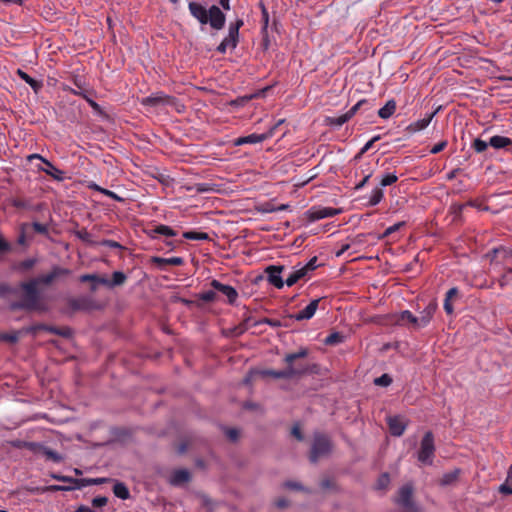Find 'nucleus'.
I'll list each match as a JSON object with an SVG mask.
<instances>
[{"mask_svg":"<svg viewBox=\"0 0 512 512\" xmlns=\"http://www.w3.org/2000/svg\"><path fill=\"white\" fill-rule=\"evenodd\" d=\"M20 288L23 290L24 294L21 300L12 302L10 304L11 310H26L37 312L48 311V305L42 299L40 292L38 291V287L34 282L31 280L22 282L20 284Z\"/></svg>","mask_w":512,"mask_h":512,"instance_id":"1","label":"nucleus"},{"mask_svg":"<svg viewBox=\"0 0 512 512\" xmlns=\"http://www.w3.org/2000/svg\"><path fill=\"white\" fill-rule=\"evenodd\" d=\"M140 103L143 106L154 108L169 106L179 114L184 113L186 110V106L179 99L163 92L152 93L151 95L142 98Z\"/></svg>","mask_w":512,"mask_h":512,"instance_id":"2","label":"nucleus"},{"mask_svg":"<svg viewBox=\"0 0 512 512\" xmlns=\"http://www.w3.org/2000/svg\"><path fill=\"white\" fill-rule=\"evenodd\" d=\"M414 487L411 483H407L400 487L398 496L395 498V503L399 505L403 512H419L413 500Z\"/></svg>","mask_w":512,"mask_h":512,"instance_id":"3","label":"nucleus"},{"mask_svg":"<svg viewBox=\"0 0 512 512\" xmlns=\"http://www.w3.org/2000/svg\"><path fill=\"white\" fill-rule=\"evenodd\" d=\"M331 449L332 444L327 436L322 434L315 435L309 456L310 461L317 463L320 458L328 456Z\"/></svg>","mask_w":512,"mask_h":512,"instance_id":"4","label":"nucleus"},{"mask_svg":"<svg viewBox=\"0 0 512 512\" xmlns=\"http://www.w3.org/2000/svg\"><path fill=\"white\" fill-rule=\"evenodd\" d=\"M309 372L307 366L298 365V366H289L283 370H272L267 369L260 372L262 376H269L275 379H292L296 377H301Z\"/></svg>","mask_w":512,"mask_h":512,"instance_id":"5","label":"nucleus"},{"mask_svg":"<svg viewBox=\"0 0 512 512\" xmlns=\"http://www.w3.org/2000/svg\"><path fill=\"white\" fill-rule=\"evenodd\" d=\"M434 453V435L431 431H427L420 443V449L417 455L418 461L425 465H431L433 463Z\"/></svg>","mask_w":512,"mask_h":512,"instance_id":"6","label":"nucleus"},{"mask_svg":"<svg viewBox=\"0 0 512 512\" xmlns=\"http://www.w3.org/2000/svg\"><path fill=\"white\" fill-rule=\"evenodd\" d=\"M284 122V120H279L276 124H274L267 132L257 134L253 133L247 136L239 137L235 139L234 145L240 146L244 144H256L261 143L269 138H271L274 134L276 129Z\"/></svg>","mask_w":512,"mask_h":512,"instance_id":"7","label":"nucleus"},{"mask_svg":"<svg viewBox=\"0 0 512 512\" xmlns=\"http://www.w3.org/2000/svg\"><path fill=\"white\" fill-rule=\"evenodd\" d=\"M363 106H370V102L366 99L359 100L349 111L337 117H329L327 122L331 126L340 127L349 121Z\"/></svg>","mask_w":512,"mask_h":512,"instance_id":"8","label":"nucleus"},{"mask_svg":"<svg viewBox=\"0 0 512 512\" xmlns=\"http://www.w3.org/2000/svg\"><path fill=\"white\" fill-rule=\"evenodd\" d=\"M69 274L70 270L59 266H54L49 273L33 278L31 281L34 282L37 287L40 284L50 285L55 279Z\"/></svg>","mask_w":512,"mask_h":512,"instance_id":"9","label":"nucleus"},{"mask_svg":"<svg viewBox=\"0 0 512 512\" xmlns=\"http://www.w3.org/2000/svg\"><path fill=\"white\" fill-rule=\"evenodd\" d=\"M67 304L72 312L90 311L97 307L95 301L86 296H81V297H77V298H69L67 301Z\"/></svg>","mask_w":512,"mask_h":512,"instance_id":"10","label":"nucleus"},{"mask_svg":"<svg viewBox=\"0 0 512 512\" xmlns=\"http://www.w3.org/2000/svg\"><path fill=\"white\" fill-rule=\"evenodd\" d=\"M341 212L340 209L331 207H318L311 208L307 211L306 215L309 221L314 222L320 219L333 217Z\"/></svg>","mask_w":512,"mask_h":512,"instance_id":"11","label":"nucleus"},{"mask_svg":"<svg viewBox=\"0 0 512 512\" xmlns=\"http://www.w3.org/2000/svg\"><path fill=\"white\" fill-rule=\"evenodd\" d=\"M283 270L284 266L282 265H270L265 269L268 282L278 289L283 288L285 283L281 277Z\"/></svg>","mask_w":512,"mask_h":512,"instance_id":"12","label":"nucleus"},{"mask_svg":"<svg viewBox=\"0 0 512 512\" xmlns=\"http://www.w3.org/2000/svg\"><path fill=\"white\" fill-rule=\"evenodd\" d=\"M29 160L32 159H39L45 164V168L41 167L39 168L41 171L45 172L47 175L51 176L53 179L62 181L64 179V172L57 167H55L50 161L43 158L40 154H32L28 156Z\"/></svg>","mask_w":512,"mask_h":512,"instance_id":"13","label":"nucleus"},{"mask_svg":"<svg viewBox=\"0 0 512 512\" xmlns=\"http://www.w3.org/2000/svg\"><path fill=\"white\" fill-rule=\"evenodd\" d=\"M387 424L390 433L393 436L400 437L401 435H403L407 427L408 421L401 416H391L387 418Z\"/></svg>","mask_w":512,"mask_h":512,"instance_id":"14","label":"nucleus"},{"mask_svg":"<svg viewBox=\"0 0 512 512\" xmlns=\"http://www.w3.org/2000/svg\"><path fill=\"white\" fill-rule=\"evenodd\" d=\"M243 25L242 20H238L235 25H231L229 27V33L228 36L221 42V44L218 47V50L221 52H224L226 47L232 46L235 47L236 45V39L239 34V28Z\"/></svg>","mask_w":512,"mask_h":512,"instance_id":"15","label":"nucleus"},{"mask_svg":"<svg viewBox=\"0 0 512 512\" xmlns=\"http://www.w3.org/2000/svg\"><path fill=\"white\" fill-rule=\"evenodd\" d=\"M211 286L215 291L220 292L228 298L230 304L234 303L238 297L237 291L230 285L221 283L218 280H212Z\"/></svg>","mask_w":512,"mask_h":512,"instance_id":"16","label":"nucleus"},{"mask_svg":"<svg viewBox=\"0 0 512 512\" xmlns=\"http://www.w3.org/2000/svg\"><path fill=\"white\" fill-rule=\"evenodd\" d=\"M208 23L214 29H221L225 23V16L222 11L215 5H213L208 12Z\"/></svg>","mask_w":512,"mask_h":512,"instance_id":"17","label":"nucleus"},{"mask_svg":"<svg viewBox=\"0 0 512 512\" xmlns=\"http://www.w3.org/2000/svg\"><path fill=\"white\" fill-rule=\"evenodd\" d=\"M321 299H314L312 300L303 310L299 311L298 313L291 315V318L302 321V320H309L311 319L319 305Z\"/></svg>","mask_w":512,"mask_h":512,"instance_id":"18","label":"nucleus"},{"mask_svg":"<svg viewBox=\"0 0 512 512\" xmlns=\"http://www.w3.org/2000/svg\"><path fill=\"white\" fill-rule=\"evenodd\" d=\"M189 11L201 24L208 23V12L204 6L196 2H190L188 5Z\"/></svg>","mask_w":512,"mask_h":512,"instance_id":"19","label":"nucleus"},{"mask_svg":"<svg viewBox=\"0 0 512 512\" xmlns=\"http://www.w3.org/2000/svg\"><path fill=\"white\" fill-rule=\"evenodd\" d=\"M436 301H431L421 312L419 317V328L425 327L433 318L434 313L437 310Z\"/></svg>","mask_w":512,"mask_h":512,"instance_id":"20","label":"nucleus"},{"mask_svg":"<svg viewBox=\"0 0 512 512\" xmlns=\"http://www.w3.org/2000/svg\"><path fill=\"white\" fill-rule=\"evenodd\" d=\"M269 89H270V87L267 86V87H265L263 89L258 90L255 93L244 95V96H240V97H238V98H236L234 100H231L229 105L236 106V107H243L249 101H251L252 99H255V98L263 96L266 93V91H268Z\"/></svg>","mask_w":512,"mask_h":512,"instance_id":"21","label":"nucleus"},{"mask_svg":"<svg viewBox=\"0 0 512 512\" xmlns=\"http://www.w3.org/2000/svg\"><path fill=\"white\" fill-rule=\"evenodd\" d=\"M439 109H437L435 112L429 114L427 117L423 118V119H420V120H417L413 123H411L408 127H407V131L409 133H416V132H419L423 129H425L431 122V120L433 119V117L436 115V113L438 112Z\"/></svg>","mask_w":512,"mask_h":512,"instance_id":"22","label":"nucleus"},{"mask_svg":"<svg viewBox=\"0 0 512 512\" xmlns=\"http://www.w3.org/2000/svg\"><path fill=\"white\" fill-rule=\"evenodd\" d=\"M190 480V473L186 469H179L173 472L170 483L172 485H181L183 483H186Z\"/></svg>","mask_w":512,"mask_h":512,"instance_id":"23","label":"nucleus"},{"mask_svg":"<svg viewBox=\"0 0 512 512\" xmlns=\"http://www.w3.org/2000/svg\"><path fill=\"white\" fill-rule=\"evenodd\" d=\"M489 145L494 149H504L512 145V140L509 137L495 135L490 138Z\"/></svg>","mask_w":512,"mask_h":512,"instance_id":"24","label":"nucleus"},{"mask_svg":"<svg viewBox=\"0 0 512 512\" xmlns=\"http://www.w3.org/2000/svg\"><path fill=\"white\" fill-rule=\"evenodd\" d=\"M17 74L21 79H23L32 89L35 93H38L42 87L43 83L42 81L35 80L34 78L30 77L26 72L22 71L21 69L17 70Z\"/></svg>","mask_w":512,"mask_h":512,"instance_id":"25","label":"nucleus"},{"mask_svg":"<svg viewBox=\"0 0 512 512\" xmlns=\"http://www.w3.org/2000/svg\"><path fill=\"white\" fill-rule=\"evenodd\" d=\"M396 111V102L395 100L391 99L387 101V103L379 109L378 115L382 119H388L390 118L394 112Z\"/></svg>","mask_w":512,"mask_h":512,"instance_id":"26","label":"nucleus"},{"mask_svg":"<svg viewBox=\"0 0 512 512\" xmlns=\"http://www.w3.org/2000/svg\"><path fill=\"white\" fill-rule=\"evenodd\" d=\"M305 270L302 269V267H296V269L289 274V276L286 278V285L291 287L294 284H296L299 280L303 279L306 276Z\"/></svg>","mask_w":512,"mask_h":512,"instance_id":"27","label":"nucleus"},{"mask_svg":"<svg viewBox=\"0 0 512 512\" xmlns=\"http://www.w3.org/2000/svg\"><path fill=\"white\" fill-rule=\"evenodd\" d=\"M155 234L163 235L166 237H174L177 235V232L173 230L171 227L161 224L150 231L151 237L154 238Z\"/></svg>","mask_w":512,"mask_h":512,"instance_id":"28","label":"nucleus"},{"mask_svg":"<svg viewBox=\"0 0 512 512\" xmlns=\"http://www.w3.org/2000/svg\"><path fill=\"white\" fill-rule=\"evenodd\" d=\"M308 355V349L307 348H300L297 352L295 353H289V354H286L285 358H284V362L289 365V366H295L294 365V362L297 360V359H300V358H305L307 357Z\"/></svg>","mask_w":512,"mask_h":512,"instance_id":"29","label":"nucleus"},{"mask_svg":"<svg viewBox=\"0 0 512 512\" xmlns=\"http://www.w3.org/2000/svg\"><path fill=\"white\" fill-rule=\"evenodd\" d=\"M106 478H94V479H87V478H81L75 481V485L71 486V488L81 489L86 486L95 485V484H102L106 482Z\"/></svg>","mask_w":512,"mask_h":512,"instance_id":"30","label":"nucleus"},{"mask_svg":"<svg viewBox=\"0 0 512 512\" xmlns=\"http://www.w3.org/2000/svg\"><path fill=\"white\" fill-rule=\"evenodd\" d=\"M81 282H96L109 288L110 280L97 274H84L80 276Z\"/></svg>","mask_w":512,"mask_h":512,"instance_id":"31","label":"nucleus"},{"mask_svg":"<svg viewBox=\"0 0 512 512\" xmlns=\"http://www.w3.org/2000/svg\"><path fill=\"white\" fill-rule=\"evenodd\" d=\"M152 261L154 263H157L159 266H163V265L181 266L184 263V260L181 257H171V258L154 257L152 259Z\"/></svg>","mask_w":512,"mask_h":512,"instance_id":"32","label":"nucleus"},{"mask_svg":"<svg viewBox=\"0 0 512 512\" xmlns=\"http://www.w3.org/2000/svg\"><path fill=\"white\" fill-rule=\"evenodd\" d=\"M113 493L116 497L126 500L130 497V492L127 486L122 482H116L113 486Z\"/></svg>","mask_w":512,"mask_h":512,"instance_id":"33","label":"nucleus"},{"mask_svg":"<svg viewBox=\"0 0 512 512\" xmlns=\"http://www.w3.org/2000/svg\"><path fill=\"white\" fill-rule=\"evenodd\" d=\"M499 492L505 495H512V465L508 470L505 482L499 487Z\"/></svg>","mask_w":512,"mask_h":512,"instance_id":"34","label":"nucleus"},{"mask_svg":"<svg viewBox=\"0 0 512 512\" xmlns=\"http://www.w3.org/2000/svg\"><path fill=\"white\" fill-rule=\"evenodd\" d=\"M74 234H75V236L78 239H80L81 241H83L87 245L95 246L98 243V242L93 241L92 235L85 228L80 229V230H76L74 232Z\"/></svg>","mask_w":512,"mask_h":512,"instance_id":"35","label":"nucleus"},{"mask_svg":"<svg viewBox=\"0 0 512 512\" xmlns=\"http://www.w3.org/2000/svg\"><path fill=\"white\" fill-rule=\"evenodd\" d=\"M127 280V276L121 271H115L112 274V279L109 283V288L122 286Z\"/></svg>","mask_w":512,"mask_h":512,"instance_id":"36","label":"nucleus"},{"mask_svg":"<svg viewBox=\"0 0 512 512\" xmlns=\"http://www.w3.org/2000/svg\"><path fill=\"white\" fill-rule=\"evenodd\" d=\"M188 189L199 194L216 191L215 185L209 183H195Z\"/></svg>","mask_w":512,"mask_h":512,"instance_id":"37","label":"nucleus"},{"mask_svg":"<svg viewBox=\"0 0 512 512\" xmlns=\"http://www.w3.org/2000/svg\"><path fill=\"white\" fill-rule=\"evenodd\" d=\"M63 90L69 91V92H71V93H73L75 95H79V96L83 97L84 99H86V101L92 107H97V103L95 101H93L92 99L88 98L87 93L89 92V90L87 88H85V90H80V89L77 88V90H76V89L70 88L68 86H64Z\"/></svg>","mask_w":512,"mask_h":512,"instance_id":"38","label":"nucleus"},{"mask_svg":"<svg viewBox=\"0 0 512 512\" xmlns=\"http://www.w3.org/2000/svg\"><path fill=\"white\" fill-rule=\"evenodd\" d=\"M42 454L48 459V460H51L55 463H60L63 461V456L60 455L59 453H57L56 451L54 450H51L50 448L48 447H45L42 448Z\"/></svg>","mask_w":512,"mask_h":512,"instance_id":"39","label":"nucleus"},{"mask_svg":"<svg viewBox=\"0 0 512 512\" xmlns=\"http://www.w3.org/2000/svg\"><path fill=\"white\" fill-rule=\"evenodd\" d=\"M399 320L403 323L408 322V323L413 324L415 327H419V317L414 316L408 310L401 312Z\"/></svg>","mask_w":512,"mask_h":512,"instance_id":"40","label":"nucleus"},{"mask_svg":"<svg viewBox=\"0 0 512 512\" xmlns=\"http://www.w3.org/2000/svg\"><path fill=\"white\" fill-rule=\"evenodd\" d=\"M383 196H384V193L381 188L377 187V188L373 189L371 196L369 198V201H368V205L369 206L377 205L378 203H380Z\"/></svg>","mask_w":512,"mask_h":512,"instance_id":"41","label":"nucleus"},{"mask_svg":"<svg viewBox=\"0 0 512 512\" xmlns=\"http://www.w3.org/2000/svg\"><path fill=\"white\" fill-rule=\"evenodd\" d=\"M183 237L188 240H208L209 235L204 232L187 231L183 233Z\"/></svg>","mask_w":512,"mask_h":512,"instance_id":"42","label":"nucleus"},{"mask_svg":"<svg viewBox=\"0 0 512 512\" xmlns=\"http://www.w3.org/2000/svg\"><path fill=\"white\" fill-rule=\"evenodd\" d=\"M40 330L47 331L51 334H53L54 332H58L57 327L49 326V325H45V324H38V325H34L29 328V331L33 334H36Z\"/></svg>","mask_w":512,"mask_h":512,"instance_id":"43","label":"nucleus"},{"mask_svg":"<svg viewBox=\"0 0 512 512\" xmlns=\"http://www.w3.org/2000/svg\"><path fill=\"white\" fill-rule=\"evenodd\" d=\"M342 341L343 336L340 333L335 332L327 336L324 342L326 345H335L341 343Z\"/></svg>","mask_w":512,"mask_h":512,"instance_id":"44","label":"nucleus"},{"mask_svg":"<svg viewBox=\"0 0 512 512\" xmlns=\"http://www.w3.org/2000/svg\"><path fill=\"white\" fill-rule=\"evenodd\" d=\"M404 225H405V222H404V221H402V222H398V223H396V224H394V225H392V226L388 227V228L384 231V233H383L381 236H379V239H384V238H386V237L390 236L392 233H394V232L398 231V230H399L401 227H403Z\"/></svg>","mask_w":512,"mask_h":512,"instance_id":"45","label":"nucleus"},{"mask_svg":"<svg viewBox=\"0 0 512 512\" xmlns=\"http://www.w3.org/2000/svg\"><path fill=\"white\" fill-rule=\"evenodd\" d=\"M397 180L398 177L394 173H387L382 177L380 184L385 187L394 184Z\"/></svg>","mask_w":512,"mask_h":512,"instance_id":"46","label":"nucleus"},{"mask_svg":"<svg viewBox=\"0 0 512 512\" xmlns=\"http://www.w3.org/2000/svg\"><path fill=\"white\" fill-rule=\"evenodd\" d=\"M392 383V378L388 374H383L375 378L374 384L377 386L387 387Z\"/></svg>","mask_w":512,"mask_h":512,"instance_id":"47","label":"nucleus"},{"mask_svg":"<svg viewBox=\"0 0 512 512\" xmlns=\"http://www.w3.org/2000/svg\"><path fill=\"white\" fill-rule=\"evenodd\" d=\"M216 298H217V294L214 290H208V291L202 292L199 295V299H201L202 301L207 302V303L215 301Z\"/></svg>","mask_w":512,"mask_h":512,"instance_id":"48","label":"nucleus"},{"mask_svg":"<svg viewBox=\"0 0 512 512\" xmlns=\"http://www.w3.org/2000/svg\"><path fill=\"white\" fill-rule=\"evenodd\" d=\"M488 145L489 143L477 138L474 140L472 147L477 153H482L487 149Z\"/></svg>","mask_w":512,"mask_h":512,"instance_id":"49","label":"nucleus"},{"mask_svg":"<svg viewBox=\"0 0 512 512\" xmlns=\"http://www.w3.org/2000/svg\"><path fill=\"white\" fill-rule=\"evenodd\" d=\"M36 262L37 260L35 258L25 259L19 263V268L23 271H28L35 266Z\"/></svg>","mask_w":512,"mask_h":512,"instance_id":"50","label":"nucleus"},{"mask_svg":"<svg viewBox=\"0 0 512 512\" xmlns=\"http://www.w3.org/2000/svg\"><path fill=\"white\" fill-rule=\"evenodd\" d=\"M458 475H459V470H455L453 472L444 474V476L442 478V484H444V485L451 484L452 482H454L457 479Z\"/></svg>","mask_w":512,"mask_h":512,"instance_id":"51","label":"nucleus"},{"mask_svg":"<svg viewBox=\"0 0 512 512\" xmlns=\"http://www.w3.org/2000/svg\"><path fill=\"white\" fill-rule=\"evenodd\" d=\"M30 228V225L27 223H24L21 225L20 228V234L18 236L17 242L19 245H25L26 244V231Z\"/></svg>","mask_w":512,"mask_h":512,"instance_id":"52","label":"nucleus"},{"mask_svg":"<svg viewBox=\"0 0 512 512\" xmlns=\"http://www.w3.org/2000/svg\"><path fill=\"white\" fill-rule=\"evenodd\" d=\"M97 245H102L113 249H123V246L120 243L110 239L102 240L101 242H98Z\"/></svg>","mask_w":512,"mask_h":512,"instance_id":"53","label":"nucleus"},{"mask_svg":"<svg viewBox=\"0 0 512 512\" xmlns=\"http://www.w3.org/2000/svg\"><path fill=\"white\" fill-rule=\"evenodd\" d=\"M317 257L311 258L305 265L301 266L303 270H305L306 274L315 270L317 268Z\"/></svg>","mask_w":512,"mask_h":512,"instance_id":"54","label":"nucleus"},{"mask_svg":"<svg viewBox=\"0 0 512 512\" xmlns=\"http://www.w3.org/2000/svg\"><path fill=\"white\" fill-rule=\"evenodd\" d=\"M11 244L0 236V255L7 254L11 251Z\"/></svg>","mask_w":512,"mask_h":512,"instance_id":"55","label":"nucleus"},{"mask_svg":"<svg viewBox=\"0 0 512 512\" xmlns=\"http://www.w3.org/2000/svg\"><path fill=\"white\" fill-rule=\"evenodd\" d=\"M31 227L33 228V230L39 234H43V235H46L48 234V227L47 225L45 224H41L39 222H34Z\"/></svg>","mask_w":512,"mask_h":512,"instance_id":"56","label":"nucleus"},{"mask_svg":"<svg viewBox=\"0 0 512 512\" xmlns=\"http://www.w3.org/2000/svg\"><path fill=\"white\" fill-rule=\"evenodd\" d=\"M284 487L291 489V490H296V491H305L304 486L301 483L295 482V481L285 482Z\"/></svg>","mask_w":512,"mask_h":512,"instance_id":"57","label":"nucleus"},{"mask_svg":"<svg viewBox=\"0 0 512 512\" xmlns=\"http://www.w3.org/2000/svg\"><path fill=\"white\" fill-rule=\"evenodd\" d=\"M73 83L80 90H85V88H87L86 81L81 76H77V75L73 76Z\"/></svg>","mask_w":512,"mask_h":512,"instance_id":"58","label":"nucleus"},{"mask_svg":"<svg viewBox=\"0 0 512 512\" xmlns=\"http://www.w3.org/2000/svg\"><path fill=\"white\" fill-rule=\"evenodd\" d=\"M380 139V136L377 135L373 137L371 140H369L361 149L358 157H360L362 154L366 153L369 149L372 148L373 144Z\"/></svg>","mask_w":512,"mask_h":512,"instance_id":"59","label":"nucleus"},{"mask_svg":"<svg viewBox=\"0 0 512 512\" xmlns=\"http://www.w3.org/2000/svg\"><path fill=\"white\" fill-rule=\"evenodd\" d=\"M464 205L462 204H454L451 206V213L454 215V219L460 218L462 215Z\"/></svg>","mask_w":512,"mask_h":512,"instance_id":"60","label":"nucleus"},{"mask_svg":"<svg viewBox=\"0 0 512 512\" xmlns=\"http://www.w3.org/2000/svg\"><path fill=\"white\" fill-rule=\"evenodd\" d=\"M42 448H44V446L39 444V443L27 442L26 449H28V450H30V451H32L34 453H38V452L42 453Z\"/></svg>","mask_w":512,"mask_h":512,"instance_id":"61","label":"nucleus"},{"mask_svg":"<svg viewBox=\"0 0 512 512\" xmlns=\"http://www.w3.org/2000/svg\"><path fill=\"white\" fill-rule=\"evenodd\" d=\"M108 502V499L107 497H104V496H98V497H95L93 500H92V505L94 507H102V506H105Z\"/></svg>","mask_w":512,"mask_h":512,"instance_id":"62","label":"nucleus"},{"mask_svg":"<svg viewBox=\"0 0 512 512\" xmlns=\"http://www.w3.org/2000/svg\"><path fill=\"white\" fill-rule=\"evenodd\" d=\"M494 253H502L504 258H512V249L497 247L493 249Z\"/></svg>","mask_w":512,"mask_h":512,"instance_id":"63","label":"nucleus"},{"mask_svg":"<svg viewBox=\"0 0 512 512\" xmlns=\"http://www.w3.org/2000/svg\"><path fill=\"white\" fill-rule=\"evenodd\" d=\"M226 436L231 440V441H236L238 439V436H239V432L237 429H234V428H230V429H227L226 430Z\"/></svg>","mask_w":512,"mask_h":512,"instance_id":"64","label":"nucleus"}]
</instances>
